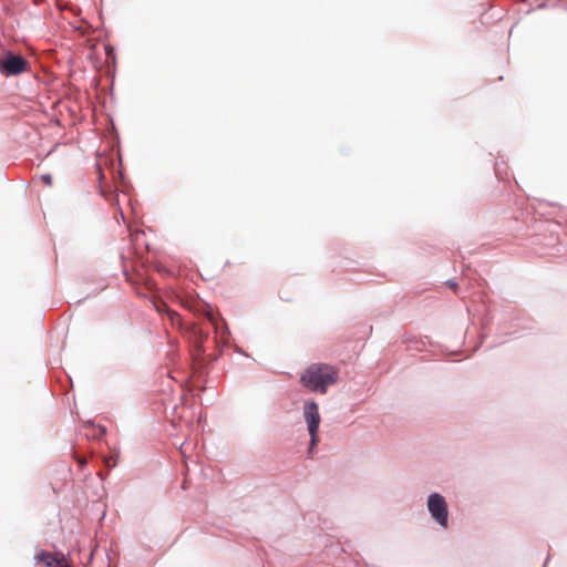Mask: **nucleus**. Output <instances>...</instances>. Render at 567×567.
<instances>
[{
  "instance_id": "nucleus-10",
  "label": "nucleus",
  "mask_w": 567,
  "mask_h": 567,
  "mask_svg": "<svg viewBox=\"0 0 567 567\" xmlns=\"http://www.w3.org/2000/svg\"><path fill=\"white\" fill-rule=\"evenodd\" d=\"M43 179H44V182L47 184H51V177L50 176H44Z\"/></svg>"
},
{
  "instance_id": "nucleus-11",
  "label": "nucleus",
  "mask_w": 567,
  "mask_h": 567,
  "mask_svg": "<svg viewBox=\"0 0 567 567\" xmlns=\"http://www.w3.org/2000/svg\"><path fill=\"white\" fill-rule=\"evenodd\" d=\"M79 463H80V464H84V463H85V461H84V460H79Z\"/></svg>"
},
{
  "instance_id": "nucleus-7",
  "label": "nucleus",
  "mask_w": 567,
  "mask_h": 567,
  "mask_svg": "<svg viewBox=\"0 0 567 567\" xmlns=\"http://www.w3.org/2000/svg\"><path fill=\"white\" fill-rule=\"evenodd\" d=\"M167 316L172 322V324H181V316L172 310H167Z\"/></svg>"
},
{
  "instance_id": "nucleus-3",
  "label": "nucleus",
  "mask_w": 567,
  "mask_h": 567,
  "mask_svg": "<svg viewBox=\"0 0 567 567\" xmlns=\"http://www.w3.org/2000/svg\"><path fill=\"white\" fill-rule=\"evenodd\" d=\"M303 416L308 424V431L311 436L310 440V451L318 442V430L320 425V414L318 404L313 401L306 402L303 406Z\"/></svg>"
},
{
  "instance_id": "nucleus-5",
  "label": "nucleus",
  "mask_w": 567,
  "mask_h": 567,
  "mask_svg": "<svg viewBox=\"0 0 567 567\" xmlns=\"http://www.w3.org/2000/svg\"><path fill=\"white\" fill-rule=\"evenodd\" d=\"M37 559L49 567H56L59 563L64 560L63 554L41 551L37 555Z\"/></svg>"
},
{
  "instance_id": "nucleus-6",
  "label": "nucleus",
  "mask_w": 567,
  "mask_h": 567,
  "mask_svg": "<svg viewBox=\"0 0 567 567\" xmlns=\"http://www.w3.org/2000/svg\"><path fill=\"white\" fill-rule=\"evenodd\" d=\"M200 312L207 318V320L216 330L219 329V320L209 307L203 306Z\"/></svg>"
},
{
  "instance_id": "nucleus-8",
  "label": "nucleus",
  "mask_w": 567,
  "mask_h": 567,
  "mask_svg": "<svg viewBox=\"0 0 567 567\" xmlns=\"http://www.w3.org/2000/svg\"><path fill=\"white\" fill-rule=\"evenodd\" d=\"M56 567H71L69 564L65 563V559L61 563H59V565Z\"/></svg>"
},
{
  "instance_id": "nucleus-4",
  "label": "nucleus",
  "mask_w": 567,
  "mask_h": 567,
  "mask_svg": "<svg viewBox=\"0 0 567 567\" xmlns=\"http://www.w3.org/2000/svg\"><path fill=\"white\" fill-rule=\"evenodd\" d=\"M427 508L432 517L443 527L447 526V506L443 496L433 493L429 496Z\"/></svg>"
},
{
  "instance_id": "nucleus-9",
  "label": "nucleus",
  "mask_w": 567,
  "mask_h": 567,
  "mask_svg": "<svg viewBox=\"0 0 567 567\" xmlns=\"http://www.w3.org/2000/svg\"><path fill=\"white\" fill-rule=\"evenodd\" d=\"M164 308H166V306H165L164 303H161V305L156 306V309H157V311H159V312H161V311H163V310H164Z\"/></svg>"
},
{
  "instance_id": "nucleus-2",
  "label": "nucleus",
  "mask_w": 567,
  "mask_h": 567,
  "mask_svg": "<svg viewBox=\"0 0 567 567\" xmlns=\"http://www.w3.org/2000/svg\"><path fill=\"white\" fill-rule=\"evenodd\" d=\"M29 70V62L11 51L0 54V73L4 76H16Z\"/></svg>"
},
{
  "instance_id": "nucleus-1",
  "label": "nucleus",
  "mask_w": 567,
  "mask_h": 567,
  "mask_svg": "<svg viewBox=\"0 0 567 567\" xmlns=\"http://www.w3.org/2000/svg\"><path fill=\"white\" fill-rule=\"evenodd\" d=\"M338 372L331 365L313 363L300 375V382L307 389L324 394L329 385L337 382Z\"/></svg>"
},
{
  "instance_id": "nucleus-12",
  "label": "nucleus",
  "mask_w": 567,
  "mask_h": 567,
  "mask_svg": "<svg viewBox=\"0 0 567 567\" xmlns=\"http://www.w3.org/2000/svg\"><path fill=\"white\" fill-rule=\"evenodd\" d=\"M455 287H456V284L451 285V288L455 289Z\"/></svg>"
}]
</instances>
